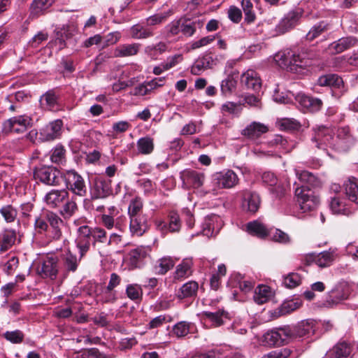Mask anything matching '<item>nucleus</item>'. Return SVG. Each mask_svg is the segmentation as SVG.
<instances>
[{"label": "nucleus", "mask_w": 358, "mask_h": 358, "mask_svg": "<svg viewBox=\"0 0 358 358\" xmlns=\"http://www.w3.org/2000/svg\"><path fill=\"white\" fill-rule=\"evenodd\" d=\"M313 136L311 138L312 146L322 150L327 147L336 148L339 142L350 138V129L348 127L338 129L336 136L334 137L333 129L324 126H319L313 129Z\"/></svg>", "instance_id": "f257e3e1"}, {"label": "nucleus", "mask_w": 358, "mask_h": 358, "mask_svg": "<svg viewBox=\"0 0 358 358\" xmlns=\"http://www.w3.org/2000/svg\"><path fill=\"white\" fill-rule=\"evenodd\" d=\"M313 57V54L310 52H301L296 54L287 50L277 53L275 59L280 66L287 69V71L298 73L299 69H305L311 64L310 60Z\"/></svg>", "instance_id": "f03ea898"}, {"label": "nucleus", "mask_w": 358, "mask_h": 358, "mask_svg": "<svg viewBox=\"0 0 358 358\" xmlns=\"http://www.w3.org/2000/svg\"><path fill=\"white\" fill-rule=\"evenodd\" d=\"M295 196L300 210L303 213L314 210L319 204V198L313 188L301 185L295 189Z\"/></svg>", "instance_id": "7ed1b4c3"}, {"label": "nucleus", "mask_w": 358, "mask_h": 358, "mask_svg": "<svg viewBox=\"0 0 358 358\" xmlns=\"http://www.w3.org/2000/svg\"><path fill=\"white\" fill-rule=\"evenodd\" d=\"M36 273L43 278L55 280L59 272V258L53 254H48L36 262Z\"/></svg>", "instance_id": "20e7f679"}, {"label": "nucleus", "mask_w": 358, "mask_h": 358, "mask_svg": "<svg viewBox=\"0 0 358 358\" xmlns=\"http://www.w3.org/2000/svg\"><path fill=\"white\" fill-rule=\"evenodd\" d=\"M32 118L27 115L15 116L3 122L2 131L6 134L12 132L24 133L32 127Z\"/></svg>", "instance_id": "39448f33"}, {"label": "nucleus", "mask_w": 358, "mask_h": 358, "mask_svg": "<svg viewBox=\"0 0 358 358\" xmlns=\"http://www.w3.org/2000/svg\"><path fill=\"white\" fill-rule=\"evenodd\" d=\"M293 332L288 327L271 330L264 335L263 343L268 346H280L285 345L292 339Z\"/></svg>", "instance_id": "423d86ee"}, {"label": "nucleus", "mask_w": 358, "mask_h": 358, "mask_svg": "<svg viewBox=\"0 0 358 358\" xmlns=\"http://www.w3.org/2000/svg\"><path fill=\"white\" fill-rule=\"evenodd\" d=\"M48 228L47 230L45 240L48 242L59 241L62 238L63 230L65 228L64 220L53 212L47 213Z\"/></svg>", "instance_id": "0eeeda50"}, {"label": "nucleus", "mask_w": 358, "mask_h": 358, "mask_svg": "<svg viewBox=\"0 0 358 358\" xmlns=\"http://www.w3.org/2000/svg\"><path fill=\"white\" fill-rule=\"evenodd\" d=\"M66 187L73 194L83 197L87 194V187L83 178L74 170L66 171L64 175Z\"/></svg>", "instance_id": "6e6552de"}, {"label": "nucleus", "mask_w": 358, "mask_h": 358, "mask_svg": "<svg viewBox=\"0 0 358 358\" xmlns=\"http://www.w3.org/2000/svg\"><path fill=\"white\" fill-rule=\"evenodd\" d=\"M214 186L219 189H231L239 182L238 175L231 169H224L215 173L212 176Z\"/></svg>", "instance_id": "1a4fd4ad"}, {"label": "nucleus", "mask_w": 358, "mask_h": 358, "mask_svg": "<svg viewBox=\"0 0 358 358\" xmlns=\"http://www.w3.org/2000/svg\"><path fill=\"white\" fill-rule=\"evenodd\" d=\"M34 178L47 185L57 186L62 180V175L52 166H43L34 171Z\"/></svg>", "instance_id": "9d476101"}, {"label": "nucleus", "mask_w": 358, "mask_h": 358, "mask_svg": "<svg viewBox=\"0 0 358 358\" xmlns=\"http://www.w3.org/2000/svg\"><path fill=\"white\" fill-rule=\"evenodd\" d=\"M151 248L148 246H138L131 250L127 255V263L130 269L142 267L150 258Z\"/></svg>", "instance_id": "9b49d317"}, {"label": "nucleus", "mask_w": 358, "mask_h": 358, "mask_svg": "<svg viewBox=\"0 0 358 358\" xmlns=\"http://www.w3.org/2000/svg\"><path fill=\"white\" fill-rule=\"evenodd\" d=\"M302 12L299 10H291L276 25L273 32L271 34L272 36H277L289 31L293 29L299 22Z\"/></svg>", "instance_id": "f8f14e48"}, {"label": "nucleus", "mask_w": 358, "mask_h": 358, "mask_svg": "<svg viewBox=\"0 0 358 358\" xmlns=\"http://www.w3.org/2000/svg\"><path fill=\"white\" fill-rule=\"evenodd\" d=\"M93 228L88 225H81L77 229L78 236L76 239V246L80 258H83L90 248V238L92 236Z\"/></svg>", "instance_id": "ddd939ff"}, {"label": "nucleus", "mask_w": 358, "mask_h": 358, "mask_svg": "<svg viewBox=\"0 0 358 358\" xmlns=\"http://www.w3.org/2000/svg\"><path fill=\"white\" fill-rule=\"evenodd\" d=\"M182 187L185 189L199 188L203 185L205 176L194 170L185 169L180 172Z\"/></svg>", "instance_id": "4468645a"}, {"label": "nucleus", "mask_w": 358, "mask_h": 358, "mask_svg": "<svg viewBox=\"0 0 358 358\" xmlns=\"http://www.w3.org/2000/svg\"><path fill=\"white\" fill-rule=\"evenodd\" d=\"M113 194L111 181L102 179L95 180L90 188L92 199H104Z\"/></svg>", "instance_id": "2eb2a0df"}, {"label": "nucleus", "mask_w": 358, "mask_h": 358, "mask_svg": "<svg viewBox=\"0 0 358 358\" xmlns=\"http://www.w3.org/2000/svg\"><path fill=\"white\" fill-rule=\"evenodd\" d=\"M63 122L61 120H54L41 129V138L45 141H53L62 134Z\"/></svg>", "instance_id": "dca6fc26"}, {"label": "nucleus", "mask_w": 358, "mask_h": 358, "mask_svg": "<svg viewBox=\"0 0 358 358\" xmlns=\"http://www.w3.org/2000/svg\"><path fill=\"white\" fill-rule=\"evenodd\" d=\"M69 194V192L64 189H52L45 194L44 201L48 207L57 208L64 203Z\"/></svg>", "instance_id": "f3484780"}, {"label": "nucleus", "mask_w": 358, "mask_h": 358, "mask_svg": "<svg viewBox=\"0 0 358 358\" xmlns=\"http://www.w3.org/2000/svg\"><path fill=\"white\" fill-rule=\"evenodd\" d=\"M241 195L243 197V208L252 213H256L261 203L259 194L255 192L245 189L241 192Z\"/></svg>", "instance_id": "a211bd4d"}, {"label": "nucleus", "mask_w": 358, "mask_h": 358, "mask_svg": "<svg viewBox=\"0 0 358 358\" xmlns=\"http://www.w3.org/2000/svg\"><path fill=\"white\" fill-rule=\"evenodd\" d=\"M201 318L203 320L208 321L213 327H218L223 325L227 320L229 319V313L221 309L215 312L203 311L201 313Z\"/></svg>", "instance_id": "6ab92c4d"}, {"label": "nucleus", "mask_w": 358, "mask_h": 358, "mask_svg": "<svg viewBox=\"0 0 358 358\" xmlns=\"http://www.w3.org/2000/svg\"><path fill=\"white\" fill-rule=\"evenodd\" d=\"M315 331V322L312 320H307L301 322L296 326L292 331L293 335L292 338H308L313 335Z\"/></svg>", "instance_id": "aec40b11"}, {"label": "nucleus", "mask_w": 358, "mask_h": 358, "mask_svg": "<svg viewBox=\"0 0 358 358\" xmlns=\"http://www.w3.org/2000/svg\"><path fill=\"white\" fill-rule=\"evenodd\" d=\"M130 231L133 235L142 236L148 229V219L145 215L129 216Z\"/></svg>", "instance_id": "412c9836"}, {"label": "nucleus", "mask_w": 358, "mask_h": 358, "mask_svg": "<svg viewBox=\"0 0 358 358\" xmlns=\"http://www.w3.org/2000/svg\"><path fill=\"white\" fill-rule=\"evenodd\" d=\"M296 99L303 108L311 113L320 110L322 106V100L303 94H298Z\"/></svg>", "instance_id": "4be33fe9"}, {"label": "nucleus", "mask_w": 358, "mask_h": 358, "mask_svg": "<svg viewBox=\"0 0 358 358\" xmlns=\"http://www.w3.org/2000/svg\"><path fill=\"white\" fill-rule=\"evenodd\" d=\"M241 83L248 89L259 91L262 87V80L259 74L254 70H248L241 76Z\"/></svg>", "instance_id": "5701e85b"}, {"label": "nucleus", "mask_w": 358, "mask_h": 358, "mask_svg": "<svg viewBox=\"0 0 358 358\" xmlns=\"http://www.w3.org/2000/svg\"><path fill=\"white\" fill-rule=\"evenodd\" d=\"M222 226V220L220 216L217 215H210L205 218L202 233L208 237L217 233Z\"/></svg>", "instance_id": "b1692460"}, {"label": "nucleus", "mask_w": 358, "mask_h": 358, "mask_svg": "<svg viewBox=\"0 0 358 358\" xmlns=\"http://www.w3.org/2000/svg\"><path fill=\"white\" fill-rule=\"evenodd\" d=\"M193 259L188 257L182 259L180 264L177 265L173 273V278L176 280H182L190 276L193 272Z\"/></svg>", "instance_id": "393cba45"}, {"label": "nucleus", "mask_w": 358, "mask_h": 358, "mask_svg": "<svg viewBox=\"0 0 358 358\" xmlns=\"http://www.w3.org/2000/svg\"><path fill=\"white\" fill-rule=\"evenodd\" d=\"M357 39L352 36L341 38L331 43L329 45V50L332 54H338L353 47L357 43Z\"/></svg>", "instance_id": "a878e982"}, {"label": "nucleus", "mask_w": 358, "mask_h": 358, "mask_svg": "<svg viewBox=\"0 0 358 358\" xmlns=\"http://www.w3.org/2000/svg\"><path fill=\"white\" fill-rule=\"evenodd\" d=\"M268 127L262 123L253 122L248 125L243 131L242 134L250 139H256L262 134L268 131Z\"/></svg>", "instance_id": "bb28decb"}, {"label": "nucleus", "mask_w": 358, "mask_h": 358, "mask_svg": "<svg viewBox=\"0 0 358 358\" xmlns=\"http://www.w3.org/2000/svg\"><path fill=\"white\" fill-rule=\"evenodd\" d=\"M343 187L348 199L358 206V180L350 178L344 182Z\"/></svg>", "instance_id": "cd10ccee"}, {"label": "nucleus", "mask_w": 358, "mask_h": 358, "mask_svg": "<svg viewBox=\"0 0 358 358\" xmlns=\"http://www.w3.org/2000/svg\"><path fill=\"white\" fill-rule=\"evenodd\" d=\"M329 206L334 214L349 215L352 213L347 205L345 199L340 196H335L332 197L330 201Z\"/></svg>", "instance_id": "c85d7f7f"}, {"label": "nucleus", "mask_w": 358, "mask_h": 358, "mask_svg": "<svg viewBox=\"0 0 358 358\" xmlns=\"http://www.w3.org/2000/svg\"><path fill=\"white\" fill-rule=\"evenodd\" d=\"M158 229L161 231L169 230L171 232L178 231L180 228V222L178 213L172 212L169 215V222L167 224L164 221L156 222Z\"/></svg>", "instance_id": "c756f323"}, {"label": "nucleus", "mask_w": 358, "mask_h": 358, "mask_svg": "<svg viewBox=\"0 0 358 358\" xmlns=\"http://www.w3.org/2000/svg\"><path fill=\"white\" fill-rule=\"evenodd\" d=\"M16 233L13 229H6L0 233V253L8 250L15 244Z\"/></svg>", "instance_id": "7c9ffc66"}, {"label": "nucleus", "mask_w": 358, "mask_h": 358, "mask_svg": "<svg viewBox=\"0 0 358 358\" xmlns=\"http://www.w3.org/2000/svg\"><path fill=\"white\" fill-rule=\"evenodd\" d=\"M141 48L139 43L122 44L117 46L114 50L115 57H127L136 55Z\"/></svg>", "instance_id": "2f4dec72"}, {"label": "nucleus", "mask_w": 358, "mask_h": 358, "mask_svg": "<svg viewBox=\"0 0 358 358\" xmlns=\"http://www.w3.org/2000/svg\"><path fill=\"white\" fill-rule=\"evenodd\" d=\"M350 295V288L346 282L339 283L330 292V298L333 303H338L345 300Z\"/></svg>", "instance_id": "473e14b6"}, {"label": "nucleus", "mask_w": 358, "mask_h": 358, "mask_svg": "<svg viewBox=\"0 0 358 358\" xmlns=\"http://www.w3.org/2000/svg\"><path fill=\"white\" fill-rule=\"evenodd\" d=\"M214 64V60L212 57L206 55L198 59L192 65L191 72L194 75H199L203 71L211 69Z\"/></svg>", "instance_id": "72a5a7b5"}, {"label": "nucleus", "mask_w": 358, "mask_h": 358, "mask_svg": "<svg viewBox=\"0 0 358 358\" xmlns=\"http://www.w3.org/2000/svg\"><path fill=\"white\" fill-rule=\"evenodd\" d=\"M336 258V253L334 250L323 251L315 256V264L320 268L330 266Z\"/></svg>", "instance_id": "f704fd0d"}, {"label": "nucleus", "mask_w": 358, "mask_h": 358, "mask_svg": "<svg viewBox=\"0 0 358 358\" xmlns=\"http://www.w3.org/2000/svg\"><path fill=\"white\" fill-rule=\"evenodd\" d=\"M317 83L320 86H327L336 89H340L343 85L342 78L336 74H327L320 76Z\"/></svg>", "instance_id": "c9c22d12"}, {"label": "nucleus", "mask_w": 358, "mask_h": 358, "mask_svg": "<svg viewBox=\"0 0 358 358\" xmlns=\"http://www.w3.org/2000/svg\"><path fill=\"white\" fill-rule=\"evenodd\" d=\"M199 284L194 280L188 281L183 284L179 289L178 296L180 299L194 297L196 295Z\"/></svg>", "instance_id": "e433bc0d"}, {"label": "nucleus", "mask_w": 358, "mask_h": 358, "mask_svg": "<svg viewBox=\"0 0 358 358\" xmlns=\"http://www.w3.org/2000/svg\"><path fill=\"white\" fill-rule=\"evenodd\" d=\"M79 255L80 256V254ZM81 259L82 258H80V257L78 259L75 255L71 253L70 251H68L62 257L64 270L66 272L74 273L77 270Z\"/></svg>", "instance_id": "4c0bfd02"}, {"label": "nucleus", "mask_w": 358, "mask_h": 358, "mask_svg": "<svg viewBox=\"0 0 358 358\" xmlns=\"http://www.w3.org/2000/svg\"><path fill=\"white\" fill-rule=\"evenodd\" d=\"M62 205V208L59 210V214L64 219H69L73 217L78 210V206L73 197L69 199V196Z\"/></svg>", "instance_id": "58836bf2"}, {"label": "nucleus", "mask_w": 358, "mask_h": 358, "mask_svg": "<svg viewBox=\"0 0 358 358\" xmlns=\"http://www.w3.org/2000/svg\"><path fill=\"white\" fill-rule=\"evenodd\" d=\"M273 296L271 288L266 285H259L254 294V301L258 304L267 302Z\"/></svg>", "instance_id": "ea45409f"}, {"label": "nucleus", "mask_w": 358, "mask_h": 358, "mask_svg": "<svg viewBox=\"0 0 358 358\" xmlns=\"http://www.w3.org/2000/svg\"><path fill=\"white\" fill-rule=\"evenodd\" d=\"M247 230L250 234L262 238H265L269 234V231L266 227L258 221L249 222L247 224Z\"/></svg>", "instance_id": "a19ab883"}, {"label": "nucleus", "mask_w": 358, "mask_h": 358, "mask_svg": "<svg viewBox=\"0 0 358 358\" xmlns=\"http://www.w3.org/2000/svg\"><path fill=\"white\" fill-rule=\"evenodd\" d=\"M137 150L141 155H150L154 150L155 145L153 138L145 136L139 138L136 143Z\"/></svg>", "instance_id": "79ce46f5"}, {"label": "nucleus", "mask_w": 358, "mask_h": 358, "mask_svg": "<svg viewBox=\"0 0 358 358\" xmlns=\"http://www.w3.org/2000/svg\"><path fill=\"white\" fill-rule=\"evenodd\" d=\"M130 34L133 38L144 39L153 36V32L150 28L137 24L131 27Z\"/></svg>", "instance_id": "37998d69"}, {"label": "nucleus", "mask_w": 358, "mask_h": 358, "mask_svg": "<svg viewBox=\"0 0 358 358\" xmlns=\"http://www.w3.org/2000/svg\"><path fill=\"white\" fill-rule=\"evenodd\" d=\"M296 174L299 180L305 183L304 185L310 186V187H314L320 185V181L317 177L312 173L307 171H299L296 170Z\"/></svg>", "instance_id": "c03bdc74"}, {"label": "nucleus", "mask_w": 358, "mask_h": 358, "mask_svg": "<svg viewBox=\"0 0 358 358\" xmlns=\"http://www.w3.org/2000/svg\"><path fill=\"white\" fill-rule=\"evenodd\" d=\"M350 354V345L345 343H340L330 352V358H348Z\"/></svg>", "instance_id": "a18cd8bd"}, {"label": "nucleus", "mask_w": 358, "mask_h": 358, "mask_svg": "<svg viewBox=\"0 0 358 358\" xmlns=\"http://www.w3.org/2000/svg\"><path fill=\"white\" fill-rule=\"evenodd\" d=\"M58 97L53 91H48L41 97V103L48 110L57 109Z\"/></svg>", "instance_id": "49530a36"}, {"label": "nucleus", "mask_w": 358, "mask_h": 358, "mask_svg": "<svg viewBox=\"0 0 358 358\" xmlns=\"http://www.w3.org/2000/svg\"><path fill=\"white\" fill-rule=\"evenodd\" d=\"M0 214L7 223L13 222L17 216V210L10 204H6L0 208Z\"/></svg>", "instance_id": "de8ad7c7"}, {"label": "nucleus", "mask_w": 358, "mask_h": 358, "mask_svg": "<svg viewBox=\"0 0 358 358\" xmlns=\"http://www.w3.org/2000/svg\"><path fill=\"white\" fill-rule=\"evenodd\" d=\"M175 262L171 257H164L159 259L158 264L155 266V271L158 274L164 275L171 269Z\"/></svg>", "instance_id": "09e8293b"}, {"label": "nucleus", "mask_w": 358, "mask_h": 358, "mask_svg": "<svg viewBox=\"0 0 358 358\" xmlns=\"http://www.w3.org/2000/svg\"><path fill=\"white\" fill-rule=\"evenodd\" d=\"M143 202L142 199L139 196H136L134 199H131L129 203L128 207L129 216L144 215L143 213Z\"/></svg>", "instance_id": "8fccbe9b"}, {"label": "nucleus", "mask_w": 358, "mask_h": 358, "mask_svg": "<svg viewBox=\"0 0 358 358\" xmlns=\"http://www.w3.org/2000/svg\"><path fill=\"white\" fill-rule=\"evenodd\" d=\"M328 28V24L324 22H320L317 23V24L314 25L306 34V39L310 41H313L315 38L322 34V33L327 31Z\"/></svg>", "instance_id": "3c124183"}, {"label": "nucleus", "mask_w": 358, "mask_h": 358, "mask_svg": "<svg viewBox=\"0 0 358 358\" xmlns=\"http://www.w3.org/2000/svg\"><path fill=\"white\" fill-rule=\"evenodd\" d=\"M126 294L132 301L141 300L143 296V289L140 285L129 284L126 287Z\"/></svg>", "instance_id": "603ef678"}, {"label": "nucleus", "mask_w": 358, "mask_h": 358, "mask_svg": "<svg viewBox=\"0 0 358 358\" xmlns=\"http://www.w3.org/2000/svg\"><path fill=\"white\" fill-rule=\"evenodd\" d=\"M48 228V221L47 213L44 217H37L34 222V229L36 234L41 235L45 238L47 230Z\"/></svg>", "instance_id": "864d4df0"}, {"label": "nucleus", "mask_w": 358, "mask_h": 358, "mask_svg": "<svg viewBox=\"0 0 358 358\" xmlns=\"http://www.w3.org/2000/svg\"><path fill=\"white\" fill-rule=\"evenodd\" d=\"M191 324L185 321L179 322L173 327V334L178 338H182L190 333Z\"/></svg>", "instance_id": "5fc2aeb1"}, {"label": "nucleus", "mask_w": 358, "mask_h": 358, "mask_svg": "<svg viewBox=\"0 0 358 358\" xmlns=\"http://www.w3.org/2000/svg\"><path fill=\"white\" fill-rule=\"evenodd\" d=\"M93 245L97 243L107 244L108 236L104 229L100 227H93L92 236Z\"/></svg>", "instance_id": "6e6d98bb"}, {"label": "nucleus", "mask_w": 358, "mask_h": 358, "mask_svg": "<svg viewBox=\"0 0 358 358\" xmlns=\"http://www.w3.org/2000/svg\"><path fill=\"white\" fill-rule=\"evenodd\" d=\"M237 81L231 75H229L221 83V91L223 94H231L236 87Z\"/></svg>", "instance_id": "4d7b16f0"}, {"label": "nucleus", "mask_w": 358, "mask_h": 358, "mask_svg": "<svg viewBox=\"0 0 358 358\" xmlns=\"http://www.w3.org/2000/svg\"><path fill=\"white\" fill-rule=\"evenodd\" d=\"M50 160L58 164L65 161V150L63 146L58 145L51 151Z\"/></svg>", "instance_id": "13d9d810"}, {"label": "nucleus", "mask_w": 358, "mask_h": 358, "mask_svg": "<svg viewBox=\"0 0 358 358\" xmlns=\"http://www.w3.org/2000/svg\"><path fill=\"white\" fill-rule=\"evenodd\" d=\"M301 282V276L296 273H291L284 278L283 284L287 288H294Z\"/></svg>", "instance_id": "bf43d9fd"}, {"label": "nucleus", "mask_w": 358, "mask_h": 358, "mask_svg": "<svg viewBox=\"0 0 358 358\" xmlns=\"http://www.w3.org/2000/svg\"><path fill=\"white\" fill-rule=\"evenodd\" d=\"M280 128L287 131L298 130L301 124L299 121L293 118H283L280 123Z\"/></svg>", "instance_id": "052dcab7"}, {"label": "nucleus", "mask_w": 358, "mask_h": 358, "mask_svg": "<svg viewBox=\"0 0 358 358\" xmlns=\"http://www.w3.org/2000/svg\"><path fill=\"white\" fill-rule=\"evenodd\" d=\"M221 110L224 113L238 115L241 111V106L238 103L228 101L222 104Z\"/></svg>", "instance_id": "680f3d73"}, {"label": "nucleus", "mask_w": 358, "mask_h": 358, "mask_svg": "<svg viewBox=\"0 0 358 358\" xmlns=\"http://www.w3.org/2000/svg\"><path fill=\"white\" fill-rule=\"evenodd\" d=\"M3 337L10 343H20L24 339V334L20 330L8 331L3 334Z\"/></svg>", "instance_id": "e2e57ef3"}, {"label": "nucleus", "mask_w": 358, "mask_h": 358, "mask_svg": "<svg viewBox=\"0 0 358 358\" xmlns=\"http://www.w3.org/2000/svg\"><path fill=\"white\" fill-rule=\"evenodd\" d=\"M53 3L54 0H34L31 3V8L36 13H38L48 8Z\"/></svg>", "instance_id": "0e129e2a"}, {"label": "nucleus", "mask_w": 358, "mask_h": 358, "mask_svg": "<svg viewBox=\"0 0 358 358\" xmlns=\"http://www.w3.org/2000/svg\"><path fill=\"white\" fill-rule=\"evenodd\" d=\"M241 6L245 13V20L248 22H252L255 20V15L252 12L253 6L250 0H242Z\"/></svg>", "instance_id": "69168bd1"}, {"label": "nucleus", "mask_w": 358, "mask_h": 358, "mask_svg": "<svg viewBox=\"0 0 358 358\" xmlns=\"http://www.w3.org/2000/svg\"><path fill=\"white\" fill-rule=\"evenodd\" d=\"M271 143L272 145L279 146L285 152H289L293 148V145L289 146L287 141L280 135H276Z\"/></svg>", "instance_id": "338daca9"}, {"label": "nucleus", "mask_w": 358, "mask_h": 358, "mask_svg": "<svg viewBox=\"0 0 358 358\" xmlns=\"http://www.w3.org/2000/svg\"><path fill=\"white\" fill-rule=\"evenodd\" d=\"M171 14V11L169 10L166 13H158L149 17L147 19V24L148 26H153L162 23L164 21L168 16Z\"/></svg>", "instance_id": "774afa93"}]
</instances>
